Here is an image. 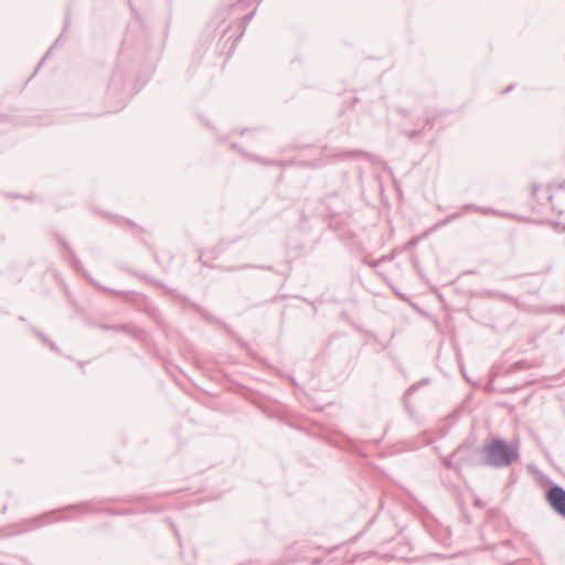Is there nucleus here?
I'll return each instance as SVG.
<instances>
[{
    "mask_svg": "<svg viewBox=\"0 0 565 565\" xmlns=\"http://www.w3.org/2000/svg\"><path fill=\"white\" fill-rule=\"evenodd\" d=\"M254 14H255V10H253L252 12H249V15H248L249 21L254 18Z\"/></svg>",
    "mask_w": 565,
    "mask_h": 565,
    "instance_id": "nucleus-13",
    "label": "nucleus"
},
{
    "mask_svg": "<svg viewBox=\"0 0 565 565\" xmlns=\"http://www.w3.org/2000/svg\"><path fill=\"white\" fill-rule=\"evenodd\" d=\"M424 134L423 129L419 130H408L405 131V135L408 137V139L414 140L415 138L422 136Z\"/></svg>",
    "mask_w": 565,
    "mask_h": 565,
    "instance_id": "nucleus-9",
    "label": "nucleus"
},
{
    "mask_svg": "<svg viewBox=\"0 0 565 565\" xmlns=\"http://www.w3.org/2000/svg\"><path fill=\"white\" fill-rule=\"evenodd\" d=\"M443 465L446 468H458V457L455 456V450L447 457L443 458L441 460Z\"/></svg>",
    "mask_w": 565,
    "mask_h": 565,
    "instance_id": "nucleus-7",
    "label": "nucleus"
},
{
    "mask_svg": "<svg viewBox=\"0 0 565 565\" xmlns=\"http://www.w3.org/2000/svg\"><path fill=\"white\" fill-rule=\"evenodd\" d=\"M469 212H478L483 215L498 214L497 210H494L492 207H482V206H479V205H476L472 203H467V204H463L462 206H460L458 211L449 214L445 220H443L440 222V224L447 225L448 223L461 217L462 215H465Z\"/></svg>",
    "mask_w": 565,
    "mask_h": 565,
    "instance_id": "nucleus-5",
    "label": "nucleus"
},
{
    "mask_svg": "<svg viewBox=\"0 0 565 565\" xmlns=\"http://www.w3.org/2000/svg\"><path fill=\"white\" fill-rule=\"evenodd\" d=\"M360 153H361V151H345L342 153H332L331 156L332 157L352 158V157L359 156Z\"/></svg>",
    "mask_w": 565,
    "mask_h": 565,
    "instance_id": "nucleus-8",
    "label": "nucleus"
},
{
    "mask_svg": "<svg viewBox=\"0 0 565 565\" xmlns=\"http://www.w3.org/2000/svg\"><path fill=\"white\" fill-rule=\"evenodd\" d=\"M536 191H537V189H536V188H534V189H533V195H536Z\"/></svg>",
    "mask_w": 565,
    "mask_h": 565,
    "instance_id": "nucleus-14",
    "label": "nucleus"
},
{
    "mask_svg": "<svg viewBox=\"0 0 565 565\" xmlns=\"http://www.w3.org/2000/svg\"><path fill=\"white\" fill-rule=\"evenodd\" d=\"M323 205L329 212L332 221L343 223L351 216V205L347 193L334 191L326 195L322 200Z\"/></svg>",
    "mask_w": 565,
    "mask_h": 565,
    "instance_id": "nucleus-2",
    "label": "nucleus"
},
{
    "mask_svg": "<svg viewBox=\"0 0 565 565\" xmlns=\"http://www.w3.org/2000/svg\"><path fill=\"white\" fill-rule=\"evenodd\" d=\"M512 89H513V86H512V85H511V86H508L507 88H504V89L501 92V94H507V93L511 92Z\"/></svg>",
    "mask_w": 565,
    "mask_h": 565,
    "instance_id": "nucleus-12",
    "label": "nucleus"
},
{
    "mask_svg": "<svg viewBox=\"0 0 565 565\" xmlns=\"http://www.w3.org/2000/svg\"><path fill=\"white\" fill-rule=\"evenodd\" d=\"M545 498L553 511L565 519V489L559 484H552L546 490Z\"/></svg>",
    "mask_w": 565,
    "mask_h": 565,
    "instance_id": "nucleus-4",
    "label": "nucleus"
},
{
    "mask_svg": "<svg viewBox=\"0 0 565 565\" xmlns=\"http://www.w3.org/2000/svg\"><path fill=\"white\" fill-rule=\"evenodd\" d=\"M483 451V466L487 467H509L520 457L518 446L510 445L501 438H494L484 445Z\"/></svg>",
    "mask_w": 565,
    "mask_h": 565,
    "instance_id": "nucleus-1",
    "label": "nucleus"
},
{
    "mask_svg": "<svg viewBox=\"0 0 565 565\" xmlns=\"http://www.w3.org/2000/svg\"><path fill=\"white\" fill-rule=\"evenodd\" d=\"M425 124L429 126L430 128L434 127V120L431 118H426Z\"/></svg>",
    "mask_w": 565,
    "mask_h": 565,
    "instance_id": "nucleus-11",
    "label": "nucleus"
},
{
    "mask_svg": "<svg viewBox=\"0 0 565 565\" xmlns=\"http://www.w3.org/2000/svg\"><path fill=\"white\" fill-rule=\"evenodd\" d=\"M544 193L546 195L547 201L551 204L552 210H555L558 214L563 213L562 207H557L554 203L555 200H558L559 196L563 194L561 191L552 192L550 189L544 190Z\"/></svg>",
    "mask_w": 565,
    "mask_h": 565,
    "instance_id": "nucleus-6",
    "label": "nucleus"
},
{
    "mask_svg": "<svg viewBox=\"0 0 565 565\" xmlns=\"http://www.w3.org/2000/svg\"><path fill=\"white\" fill-rule=\"evenodd\" d=\"M256 1H257V3H260L263 0H256Z\"/></svg>",
    "mask_w": 565,
    "mask_h": 565,
    "instance_id": "nucleus-15",
    "label": "nucleus"
},
{
    "mask_svg": "<svg viewBox=\"0 0 565 565\" xmlns=\"http://www.w3.org/2000/svg\"><path fill=\"white\" fill-rule=\"evenodd\" d=\"M428 381H429L428 379H424L422 382L411 385V386L407 388V391H406V395H412L415 391H417V388L419 387V385H420L422 383H425V384H426V383H428Z\"/></svg>",
    "mask_w": 565,
    "mask_h": 565,
    "instance_id": "nucleus-10",
    "label": "nucleus"
},
{
    "mask_svg": "<svg viewBox=\"0 0 565 565\" xmlns=\"http://www.w3.org/2000/svg\"><path fill=\"white\" fill-rule=\"evenodd\" d=\"M455 456L458 457V468L483 466V447L461 444L455 449Z\"/></svg>",
    "mask_w": 565,
    "mask_h": 565,
    "instance_id": "nucleus-3",
    "label": "nucleus"
}]
</instances>
